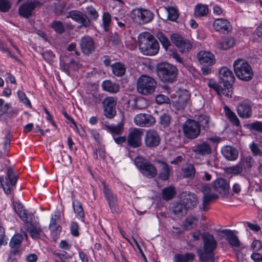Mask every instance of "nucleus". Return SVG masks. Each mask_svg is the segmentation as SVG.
Returning a JSON list of instances; mask_svg holds the SVG:
<instances>
[{
	"instance_id": "nucleus-17",
	"label": "nucleus",
	"mask_w": 262,
	"mask_h": 262,
	"mask_svg": "<svg viewBox=\"0 0 262 262\" xmlns=\"http://www.w3.org/2000/svg\"><path fill=\"white\" fill-rule=\"evenodd\" d=\"M213 27L215 31L223 34H228L232 29L231 23L225 18L215 19L213 23Z\"/></svg>"
},
{
	"instance_id": "nucleus-14",
	"label": "nucleus",
	"mask_w": 262,
	"mask_h": 262,
	"mask_svg": "<svg viewBox=\"0 0 262 262\" xmlns=\"http://www.w3.org/2000/svg\"><path fill=\"white\" fill-rule=\"evenodd\" d=\"M41 5V3L38 1H27L19 6V14L24 18H28L33 14L35 9Z\"/></svg>"
},
{
	"instance_id": "nucleus-41",
	"label": "nucleus",
	"mask_w": 262,
	"mask_h": 262,
	"mask_svg": "<svg viewBox=\"0 0 262 262\" xmlns=\"http://www.w3.org/2000/svg\"><path fill=\"white\" fill-rule=\"evenodd\" d=\"M235 40L232 37H228L224 39L218 43V47L222 50H227L234 46Z\"/></svg>"
},
{
	"instance_id": "nucleus-26",
	"label": "nucleus",
	"mask_w": 262,
	"mask_h": 262,
	"mask_svg": "<svg viewBox=\"0 0 262 262\" xmlns=\"http://www.w3.org/2000/svg\"><path fill=\"white\" fill-rule=\"evenodd\" d=\"M80 48L82 52L85 55H89L94 51L95 46L93 40L89 36L81 38Z\"/></svg>"
},
{
	"instance_id": "nucleus-19",
	"label": "nucleus",
	"mask_w": 262,
	"mask_h": 262,
	"mask_svg": "<svg viewBox=\"0 0 262 262\" xmlns=\"http://www.w3.org/2000/svg\"><path fill=\"white\" fill-rule=\"evenodd\" d=\"M220 82L221 84L232 85L235 77L231 70L227 67H222L219 71Z\"/></svg>"
},
{
	"instance_id": "nucleus-21",
	"label": "nucleus",
	"mask_w": 262,
	"mask_h": 262,
	"mask_svg": "<svg viewBox=\"0 0 262 262\" xmlns=\"http://www.w3.org/2000/svg\"><path fill=\"white\" fill-rule=\"evenodd\" d=\"M197 59L203 66H210L215 63L214 56L212 53L206 51H200L197 54Z\"/></svg>"
},
{
	"instance_id": "nucleus-32",
	"label": "nucleus",
	"mask_w": 262,
	"mask_h": 262,
	"mask_svg": "<svg viewBox=\"0 0 262 262\" xmlns=\"http://www.w3.org/2000/svg\"><path fill=\"white\" fill-rule=\"evenodd\" d=\"M102 95L98 92L94 91L85 96V103L89 106H93L101 101Z\"/></svg>"
},
{
	"instance_id": "nucleus-34",
	"label": "nucleus",
	"mask_w": 262,
	"mask_h": 262,
	"mask_svg": "<svg viewBox=\"0 0 262 262\" xmlns=\"http://www.w3.org/2000/svg\"><path fill=\"white\" fill-rule=\"evenodd\" d=\"M101 86L104 91L112 94L118 93L120 89V86L118 83L113 82L110 80L104 81Z\"/></svg>"
},
{
	"instance_id": "nucleus-3",
	"label": "nucleus",
	"mask_w": 262,
	"mask_h": 262,
	"mask_svg": "<svg viewBox=\"0 0 262 262\" xmlns=\"http://www.w3.org/2000/svg\"><path fill=\"white\" fill-rule=\"evenodd\" d=\"M198 198L195 194L186 193L183 199L173 207V212L178 216H183L186 214L188 209L196 206Z\"/></svg>"
},
{
	"instance_id": "nucleus-43",
	"label": "nucleus",
	"mask_w": 262,
	"mask_h": 262,
	"mask_svg": "<svg viewBox=\"0 0 262 262\" xmlns=\"http://www.w3.org/2000/svg\"><path fill=\"white\" fill-rule=\"evenodd\" d=\"M194 255L192 253H186L184 254H176L174 256V262H190L194 258Z\"/></svg>"
},
{
	"instance_id": "nucleus-45",
	"label": "nucleus",
	"mask_w": 262,
	"mask_h": 262,
	"mask_svg": "<svg viewBox=\"0 0 262 262\" xmlns=\"http://www.w3.org/2000/svg\"><path fill=\"white\" fill-rule=\"evenodd\" d=\"M183 176L185 178H192L195 173V169L192 164H188L182 168Z\"/></svg>"
},
{
	"instance_id": "nucleus-53",
	"label": "nucleus",
	"mask_w": 262,
	"mask_h": 262,
	"mask_svg": "<svg viewBox=\"0 0 262 262\" xmlns=\"http://www.w3.org/2000/svg\"><path fill=\"white\" fill-rule=\"evenodd\" d=\"M111 15L108 12H105L102 15V25L105 31L109 29L111 23Z\"/></svg>"
},
{
	"instance_id": "nucleus-11",
	"label": "nucleus",
	"mask_w": 262,
	"mask_h": 262,
	"mask_svg": "<svg viewBox=\"0 0 262 262\" xmlns=\"http://www.w3.org/2000/svg\"><path fill=\"white\" fill-rule=\"evenodd\" d=\"M132 17L134 21L139 24H145L151 21L154 14L146 9H136L133 10Z\"/></svg>"
},
{
	"instance_id": "nucleus-6",
	"label": "nucleus",
	"mask_w": 262,
	"mask_h": 262,
	"mask_svg": "<svg viewBox=\"0 0 262 262\" xmlns=\"http://www.w3.org/2000/svg\"><path fill=\"white\" fill-rule=\"evenodd\" d=\"M156 87L157 82L151 77L142 75L137 80V91L142 95H148L153 94Z\"/></svg>"
},
{
	"instance_id": "nucleus-61",
	"label": "nucleus",
	"mask_w": 262,
	"mask_h": 262,
	"mask_svg": "<svg viewBox=\"0 0 262 262\" xmlns=\"http://www.w3.org/2000/svg\"><path fill=\"white\" fill-rule=\"evenodd\" d=\"M156 102L158 104H162L163 103H169L170 102V99L169 98L162 94L158 95L156 97Z\"/></svg>"
},
{
	"instance_id": "nucleus-58",
	"label": "nucleus",
	"mask_w": 262,
	"mask_h": 262,
	"mask_svg": "<svg viewBox=\"0 0 262 262\" xmlns=\"http://www.w3.org/2000/svg\"><path fill=\"white\" fill-rule=\"evenodd\" d=\"M11 107V104L10 103L4 104V100L0 98V113L1 115L7 114L8 110Z\"/></svg>"
},
{
	"instance_id": "nucleus-38",
	"label": "nucleus",
	"mask_w": 262,
	"mask_h": 262,
	"mask_svg": "<svg viewBox=\"0 0 262 262\" xmlns=\"http://www.w3.org/2000/svg\"><path fill=\"white\" fill-rule=\"evenodd\" d=\"M72 206L74 211L76 215V217L84 221V212L82 207V204L78 200L73 201Z\"/></svg>"
},
{
	"instance_id": "nucleus-47",
	"label": "nucleus",
	"mask_w": 262,
	"mask_h": 262,
	"mask_svg": "<svg viewBox=\"0 0 262 262\" xmlns=\"http://www.w3.org/2000/svg\"><path fill=\"white\" fill-rule=\"evenodd\" d=\"M217 195L215 193H207L204 194L203 198V208L202 209L206 211L207 210V206L209 204L210 202L213 200L217 198Z\"/></svg>"
},
{
	"instance_id": "nucleus-33",
	"label": "nucleus",
	"mask_w": 262,
	"mask_h": 262,
	"mask_svg": "<svg viewBox=\"0 0 262 262\" xmlns=\"http://www.w3.org/2000/svg\"><path fill=\"white\" fill-rule=\"evenodd\" d=\"M192 151L196 155L206 156L211 154V148L210 145L206 142L198 144L193 149Z\"/></svg>"
},
{
	"instance_id": "nucleus-27",
	"label": "nucleus",
	"mask_w": 262,
	"mask_h": 262,
	"mask_svg": "<svg viewBox=\"0 0 262 262\" xmlns=\"http://www.w3.org/2000/svg\"><path fill=\"white\" fill-rule=\"evenodd\" d=\"M13 206L15 212L25 223L27 222V221L31 218L32 214H28L27 211L21 203L13 202Z\"/></svg>"
},
{
	"instance_id": "nucleus-13",
	"label": "nucleus",
	"mask_w": 262,
	"mask_h": 262,
	"mask_svg": "<svg viewBox=\"0 0 262 262\" xmlns=\"http://www.w3.org/2000/svg\"><path fill=\"white\" fill-rule=\"evenodd\" d=\"M143 132L142 129L134 128L130 130L127 137V145L133 148H137L142 144V137Z\"/></svg>"
},
{
	"instance_id": "nucleus-35",
	"label": "nucleus",
	"mask_w": 262,
	"mask_h": 262,
	"mask_svg": "<svg viewBox=\"0 0 262 262\" xmlns=\"http://www.w3.org/2000/svg\"><path fill=\"white\" fill-rule=\"evenodd\" d=\"M223 232L226 235V239L228 242L231 246L234 248L239 247V241L236 235L231 230H225Z\"/></svg>"
},
{
	"instance_id": "nucleus-20",
	"label": "nucleus",
	"mask_w": 262,
	"mask_h": 262,
	"mask_svg": "<svg viewBox=\"0 0 262 262\" xmlns=\"http://www.w3.org/2000/svg\"><path fill=\"white\" fill-rule=\"evenodd\" d=\"M213 187L216 192L223 196L229 193V183L225 179H217L213 182Z\"/></svg>"
},
{
	"instance_id": "nucleus-52",
	"label": "nucleus",
	"mask_w": 262,
	"mask_h": 262,
	"mask_svg": "<svg viewBox=\"0 0 262 262\" xmlns=\"http://www.w3.org/2000/svg\"><path fill=\"white\" fill-rule=\"evenodd\" d=\"M175 194L174 189L172 187L165 188L162 190V197L165 200L171 199Z\"/></svg>"
},
{
	"instance_id": "nucleus-31",
	"label": "nucleus",
	"mask_w": 262,
	"mask_h": 262,
	"mask_svg": "<svg viewBox=\"0 0 262 262\" xmlns=\"http://www.w3.org/2000/svg\"><path fill=\"white\" fill-rule=\"evenodd\" d=\"M104 126L105 129L111 134L113 137L121 135L124 130V123L122 122H119L117 124H105Z\"/></svg>"
},
{
	"instance_id": "nucleus-23",
	"label": "nucleus",
	"mask_w": 262,
	"mask_h": 262,
	"mask_svg": "<svg viewBox=\"0 0 262 262\" xmlns=\"http://www.w3.org/2000/svg\"><path fill=\"white\" fill-rule=\"evenodd\" d=\"M31 218L25 222L27 231L29 232L30 236L33 239H38L40 237L43 233L42 229L39 225L38 223L33 224L31 223Z\"/></svg>"
},
{
	"instance_id": "nucleus-24",
	"label": "nucleus",
	"mask_w": 262,
	"mask_h": 262,
	"mask_svg": "<svg viewBox=\"0 0 262 262\" xmlns=\"http://www.w3.org/2000/svg\"><path fill=\"white\" fill-rule=\"evenodd\" d=\"M224 172L227 174H232L233 176H238L245 178L248 181L250 179L247 174H246L244 171V168L238 162L234 165L225 167L224 169Z\"/></svg>"
},
{
	"instance_id": "nucleus-63",
	"label": "nucleus",
	"mask_w": 262,
	"mask_h": 262,
	"mask_svg": "<svg viewBox=\"0 0 262 262\" xmlns=\"http://www.w3.org/2000/svg\"><path fill=\"white\" fill-rule=\"evenodd\" d=\"M11 3L8 0H0V11L6 12L11 8Z\"/></svg>"
},
{
	"instance_id": "nucleus-50",
	"label": "nucleus",
	"mask_w": 262,
	"mask_h": 262,
	"mask_svg": "<svg viewBox=\"0 0 262 262\" xmlns=\"http://www.w3.org/2000/svg\"><path fill=\"white\" fill-rule=\"evenodd\" d=\"M51 27L58 34H62L65 31V28L63 23L59 20H54L50 24Z\"/></svg>"
},
{
	"instance_id": "nucleus-57",
	"label": "nucleus",
	"mask_w": 262,
	"mask_h": 262,
	"mask_svg": "<svg viewBox=\"0 0 262 262\" xmlns=\"http://www.w3.org/2000/svg\"><path fill=\"white\" fill-rule=\"evenodd\" d=\"M171 122V117L169 115L164 113L160 117V123L163 127H167Z\"/></svg>"
},
{
	"instance_id": "nucleus-56",
	"label": "nucleus",
	"mask_w": 262,
	"mask_h": 262,
	"mask_svg": "<svg viewBox=\"0 0 262 262\" xmlns=\"http://www.w3.org/2000/svg\"><path fill=\"white\" fill-rule=\"evenodd\" d=\"M167 11L168 19L172 21L176 20L179 16L177 10L174 7H169L167 9Z\"/></svg>"
},
{
	"instance_id": "nucleus-15",
	"label": "nucleus",
	"mask_w": 262,
	"mask_h": 262,
	"mask_svg": "<svg viewBox=\"0 0 262 262\" xmlns=\"http://www.w3.org/2000/svg\"><path fill=\"white\" fill-rule=\"evenodd\" d=\"M67 18H71L73 20L80 24V27H87L90 25V20L89 18L84 13L78 11L72 10L70 11L67 16Z\"/></svg>"
},
{
	"instance_id": "nucleus-46",
	"label": "nucleus",
	"mask_w": 262,
	"mask_h": 262,
	"mask_svg": "<svg viewBox=\"0 0 262 262\" xmlns=\"http://www.w3.org/2000/svg\"><path fill=\"white\" fill-rule=\"evenodd\" d=\"M60 219V215L59 213H55L54 215H52L49 228L52 231H58L60 230V227L58 226Z\"/></svg>"
},
{
	"instance_id": "nucleus-7",
	"label": "nucleus",
	"mask_w": 262,
	"mask_h": 262,
	"mask_svg": "<svg viewBox=\"0 0 262 262\" xmlns=\"http://www.w3.org/2000/svg\"><path fill=\"white\" fill-rule=\"evenodd\" d=\"M135 164L140 172L145 177L152 178L157 176V168L145 159L137 157L135 159Z\"/></svg>"
},
{
	"instance_id": "nucleus-37",
	"label": "nucleus",
	"mask_w": 262,
	"mask_h": 262,
	"mask_svg": "<svg viewBox=\"0 0 262 262\" xmlns=\"http://www.w3.org/2000/svg\"><path fill=\"white\" fill-rule=\"evenodd\" d=\"M226 116L230 120V121L235 126H239L240 122L235 114L232 112L227 106L224 107Z\"/></svg>"
},
{
	"instance_id": "nucleus-12",
	"label": "nucleus",
	"mask_w": 262,
	"mask_h": 262,
	"mask_svg": "<svg viewBox=\"0 0 262 262\" xmlns=\"http://www.w3.org/2000/svg\"><path fill=\"white\" fill-rule=\"evenodd\" d=\"M172 42L179 49L182 53H186L190 51L192 45L190 41L179 34L173 33L170 35Z\"/></svg>"
},
{
	"instance_id": "nucleus-55",
	"label": "nucleus",
	"mask_w": 262,
	"mask_h": 262,
	"mask_svg": "<svg viewBox=\"0 0 262 262\" xmlns=\"http://www.w3.org/2000/svg\"><path fill=\"white\" fill-rule=\"evenodd\" d=\"M200 127L202 126L203 129L207 130L209 127V118L205 115H201L199 117V122Z\"/></svg>"
},
{
	"instance_id": "nucleus-64",
	"label": "nucleus",
	"mask_w": 262,
	"mask_h": 262,
	"mask_svg": "<svg viewBox=\"0 0 262 262\" xmlns=\"http://www.w3.org/2000/svg\"><path fill=\"white\" fill-rule=\"evenodd\" d=\"M43 58L48 62L52 61L54 57V55L52 51L48 50L41 54Z\"/></svg>"
},
{
	"instance_id": "nucleus-16",
	"label": "nucleus",
	"mask_w": 262,
	"mask_h": 262,
	"mask_svg": "<svg viewBox=\"0 0 262 262\" xmlns=\"http://www.w3.org/2000/svg\"><path fill=\"white\" fill-rule=\"evenodd\" d=\"M160 141L161 138L157 131L154 129L147 131L144 138L145 144L147 147H157L159 145Z\"/></svg>"
},
{
	"instance_id": "nucleus-60",
	"label": "nucleus",
	"mask_w": 262,
	"mask_h": 262,
	"mask_svg": "<svg viewBox=\"0 0 262 262\" xmlns=\"http://www.w3.org/2000/svg\"><path fill=\"white\" fill-rule=\"evenodd\" d=\"M17 96L21 102L24 103L25 105L31 107V104L29 99L26 97L24 92L21 91L17 92Z\"/></svg>"
},
{
	"instance_id": "nucleus-22",
	"label": "nucleus",
	"mask_w": 262,
	"mask_h": 262,
	"mask_svg": "<svg viewBox=\"0 0 262 262\" xmlns=\"http://www.w3.org/2000/svg\"><path fill=\"white\" fill-rule=\"evenodd\" d=\"M104 188V193L106 200L108 202L109 206L112 212H117V199L111 190L106 186L105 183L102 182Z\"/></svg>"
},
{
	"instance_id": "nucleus-54",
	"label": "nucleus",
	"mask_w": 262,
	"mask_h": 262,
	"mask_svg": "<svg viewBox=\"0 0 262 262\" xmlns=\"http://www.w3.org/2000/svg\"><path fill=\"white\" fill-rule=\"evenodd\" d=\"M10 250L8 254V261L12 262L16 259V256L19 254L20 248L10 246Z\"/></svg>"
},
{
	"instance_id": "nucleus-62",
	"label": "nucleus",
	"mask_w": 262,
	"mask_h": 262,
	"mask_svg": "<svg viewBox=\"0 0 262 262\" xmlns=\"http://www.w3.org/2000/svg\"><path fill=\"white\" fill-rule=\"evenodd\" d=\"M249 147L254 156H262V151L258 147V145L254 142H252L249 145Z\"/></svg>"
},
{
	"instance_id": "nucleus-48",
	"label": "nucleus",
	"mask_w": 262,
	"mask_h": 262,
	"mask_svg": "<svg viewBox=\"0 0 262 262\" xmlns=\"http://www.w3.org/2000/svg\"><path fill=\"white\" fill-rule=\"evenodd\" d=\"M198 221L197 218L193 216L189 215L185 219L184 227L186 230L191 229L196 225Z\"/></svg>"
},
{
	"instance_id": "nucleus-49",
	"label": "nucleus",
	"mask_w": 262,
	"mask_h": 262,
	"mask_svg": "<svg viewBox=\"0 0 262 262\" xmlns=\"http://www.w3.org/2000/svg\"><path fill=\"white\" fill-rule=\"evenodd\" d=\"M245 127L251 130L262 133V121H256L245 125Z\"/></svg>"
},
{
	"instance_id": "nucleus-28",
	"label": "nucleus",
	"mask_w": 262,
	"mask_h": 262,
	"mask_svg": "<svg viewBox=\"0 0 262 262\" xmlns=\"http://www.w3.org/2000/svg\"><path fill=\"white\" fill-rule=\"evenodd\" d=\"M190 100V95L187 92H182L177 100L174 102V106L178 110H184L188 105Z\"/></svg>"
},
{
	"instance_id": "nucleus-2",
	"label": "nucleus",
	"mask_w": 262,
	"mask_h": 262,
	"mask_svg": "<svg viewBox=\"0 0 262 262\" xmlns=\"http://www.w3.org/2000/svg\"><path fill=\"white\" fill-rule=\"evenodd\" d=\"M204 243L203 250L198 252L200 259L205 262H213L214 250L216 247L217 243L213 236L205 234L203 237Z\"/></svg>"
},
{
	"instance_id": "nucleus-8",
	"label": "nucleus",
	"mask_w": 262,
	"mask_h": 262,
	"mask_svg": "<svg viewBox=\"0 0 262 262\" xmlns=\"http://www.w3.org/2000/svg\"><path fill=\"white\" fill-rule=\"evenodd\" d=\"M183 131L186 138L194 139L201 133L200 124L195 120L188 119L183 125Z\"/></svg>"
},
{
	"instance_id": "nucleus-25",
	"label": "nucleus",
	"mask_w": 262,
	"mask_h": 262,
	"mask_svg": "<svg viewBox=\"0 0 262 262\" xmlns=\"http://www.w3.org/2000/svg\"><path fill=\"white\" fill-rule=\"evenodd\" d=\"M239 116L243 118H249L252 115V106L248 101H244L239 103L236 107Z\"/></svg>"
},
{
	"instance_id": "nucleus-44",
	"label": "nucleus",
	"mask_w": 262,
	"mask_h": 262,
	"mask_svg": "<svg viewBox=\"0 0 262 262\" xmlns=\"http://www.w3.org/2000/svg\"><path fill=\"white\" fill-rule=\"evenodd\" d=\"M208 13V8L205 5L198 4L194 8V15L197 17L206 16Z\"/></svg>"
},
{
	"instance_id": "nucleus-30",
	"label": "nucleus",
	"mask_w": 262,
	"mask_h": 262,
	"mask_svg": "<svg viewBox=\"0 0 262 262\" xmlns=\"http://www.w3.org/2000/svg\"><path fill=\"white\" fill-rule=\"evenodd\" d=\"M223 156L229 161H235L238 157V150L230 146H225L222 149Z\"/></svg>"
},
{
	"instance_id": "nucleus-36",
	"label": "nucleus",
	"mask_w": 262,
	"mask_h": 262,
	"mask_svg": "<svg viewBox=\"0 0 262 262\" xmlns=\"http://www.w3.org/2000/svg\"><path fill=\"white\" fill-rule=\"evenodd\" d=\"M158 162L161 167L159 172V178L163 181L167 180L170 175V169L169 166L163 161H159Z\"/></svg>"
},
{
	"instance_id": "nucleus-4",
	"label": "nucleus",
	"mask_w": 262,
	"mask_h": 262,
	"mask_svg": "<svg viewBox=\"0 0 262 262\" xmlns=\"http://www.w3.org/2000/svg\"><path fill=\"white\" fill-rule=\"evenodd\" d=\"M234 72L238 78L248 81L250 80L253 76L251 67L245 60L237 59L233 63Z\"/></svg>"
},
{
	"instance_id": "nucleus-42",
	"label": "nucleus",
	"mask_w": 262,
	"mask_h": 262,
	"mask_svg": "<svg viewBox=\"0 0 262 262\" xmlns=\"http://www.w3.org/2000/svg\"><path fill=\"white\" fill-rule=\"evenodd\" d=\"M54 255L58 258L56 259L55 262H69L70 256L66 251L60 250H55L53 252Z\"/></svg>"
},
{
	"instance_id": "nucleus-40",
	"label": "nucleus",
	"mask_w": 262,
	"mask_h": 262,
	"mask_svg": "<svg viewBox=\"0 0 262 262\" xmlns=\"http://www.w3.org/2000/svg\"><path fill=\"white\" fill-rule=\"evenodd\" d=\"M223 86L221 85L217 94L220 96H225L227 97H231L232 94V87L230 84H223Z\"/></svg>"
},
{
	"instance_id": "nucleus-9",
	"label": "nucleus",
	"mask_w": 262,
	"mask_h": 262,
	"mask_svg": "<svg viewBox=\"0 0 262 262\" xmlns=\"http://www.w3.org/2000/svg\"><path fill=\"white\" fill-rule=\"evenodd\" d=\"M17 180V176L14 174L13 169L11 167L7 169V176L4 182H3V179L0 177V186L6 194L11 193V190H13L15 187Z\"/></svg>"
},
{
	"instance_id": "nucleus-51",
	"label": "nucleus",
	"mask_w": 262,
	"mask_h": 262,
	"mask_svg": "<svg viewBox=\"0 0 262 262\" xmlns=\"http://www.w3.org/2000/svg\"><path fill=\"white\" fill-rule=\"evenodd\" d=\"M23 241V237L22 235L19 234H15L11 238L9 243V246L20 248Z\"/></svg>"
},
{
	"instance_id": "nucleus-10",
	"label": "nucleus",
	"mask_w": 262,
	"mask_h": 262,
	"mask_svg": "<svg viewBox=\"0 0 262 262\" xmlns=\"http://www.w3.org/2000/svg\"><path fill=\"white\" fill-rule=\"evenodd\" d=\"M117 102V98L111 96L105 98L102 101L103 115L106 118L112 119L116 115Z\"/></svg>"
},
{
	"instance_id": "nucleus-39",
	"label": "nucleus",
	"mask_w": 262,
	"mask_h": 262,
	"mask_svg": "<svg viewBox=\"0 0 262 262\" xmlns=\"http://www.w3.org/2000/svg\"><path fill=\"white\" fill-rule=\"evenodd\" d=\"M113 74L118 77H121L124 75L126 71L125 65L120 62H116L112 66Z\"/></svg>"
},
{
	"instance_id": "nucleus-18",
	"label": "nucleus",
	"mask_w": 262,
	"mask_h": 262,
	"mask_svg": "<svg viewBox=\"0 0 262 262\" xmlns=\"http://www.w3.org/2000/svg\"><path fill=\"white\" fill-rule=\"evenodd\" d=\"M134 122L138 126L149 127L155 123L156 120L151 115L140 114L135 117Z\"/></svg>"
},
{
	"instance_id": "nucleus-59",
	"label": "nucleus",
	"mask_w": 262,
	"mask_h": 262,
	"mask_svg": "<svg viewBox=\"0 0 262 262\" xmlns=\"http://www.w3.org/2000/svg\"><path fill=\"white\" fill-rule=\"evenodd\" d=\"M157 37L163 47L167 49V48L170 45V42L168 39L162 33H159Z\"/></svg>"
},
{
	"instance_id": "nucleus-29",
	"label": "nucleus",
	"mask_w": 262,
	"mask_h": 262,
	"mask_svg": "<svg viewBox=\"0 0 262 262\" xmlns=\"http://www.w3.org/2000/svg\"><path fill=\"white\" fill-rule=\"evenodd\" d=\"M255 162L254 159L250 155L242 157L238 162V163L241 164V165L244 168L245 173L248 176Z\"/></svg>"
},
{
	"instance_id": "nucleus-5",
	"label": "nucleus",
	"mask_w": 262,
	"mask_h": 262,
	"mask_svg": "<svg viewBox=\"0 0 262 262\" xmlns=\"http://www.w3.org/2000/svg\"><path fill=\"white\" fill-rule=\"evenodd\" d=\"M157 72L159 78L162 81L171 83L176 78L178 70L172 64L167 62H163L158 66Z\"/></svg>"
},
{
	"instance_id": "nucleus-1",
	"label": "nucleus",
	"mask_w": 262,
	"mask_h": 262,
	"mask_svg": "<svg viewBox=\"0 0 262 262\" xmlns=\"http://www.w3.org/2000/svg\"><path fill=\"white\" fill-rule=\"evenodd\" d=\"M139 48L144 55L152 56L157 54L159 45L155 37L149 32H143L138 37Z\"/></svg>"
}]
</instances>
